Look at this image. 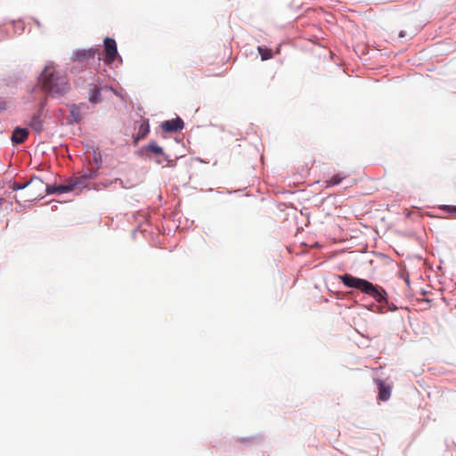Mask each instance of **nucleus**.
Returning <instances> with one entry per match:
<instances>
[{"label": "nucleus", "mask_w": 456, "mask_h": 456, "mask_svg": "<svg viewBox=\"0 0 456 456\" xmlns=\"http://www.w3.org/2000/svg\"><path fill=\"white\" fill-rule=\"evenodd\" d=\"M337 278L340 280L346 287L357 289L373 297L379 303H383L387 300L386 291L383 289H379L367 280L356 278L349 273L338 275Z\"/></svg>", "instance_id": "2"}, {"label": "nucleus", "mask_w": 456, "mask_h": 456, "mask_svg": "<svg viewBox=\"0 0 456 456\" xmlns=\"http://www.w3.org/2000/svg\"><path fill=\"white\" fill-rule=\"evenodd\" d=\"M95 53L96 50L94 49L80 50L75 53L74 61L81 64H87L89 61L94 60Z\"/></svg>", "instance_id": "6"}, {"label": "nucleus", "mask_w": 456, "mask_h": 456, "mask_svg": "<svg viewBox=\"0 0 456 456\" xmlns=\"http://www.w3.org/2000/svg\"><path fill=\"white\" fill-rule=\"evenodd\" d=\"M104 43V52L106 57L104 61L107 64H111L118 56V49L116 41L113 38L106 37L103 41Z\"/></svg>", "instance_id": "4"}, {"label": "nucleus", "mask_w": 456, "mask_h": 456, "mask_svg": "<svg viewBox=\"0 0 456 456\" xmlns=\"http://www.w3.org/2000/svg\"><path fill=\"white\" fill-rule=\"evenodd\" d=\"M346 178V176H342L340 175H333L330 180H328L326 183H327V186H334V185H338L344 179Z\"/></svg>", "instance_id": "16"}, {"label": "nucleus", "mask_w": 456, "mask_h": 456, "mask_svg": "<svg viewBox=\"0 0 456 456\" xmlns=\"http://www.w3.org/2000/svg\"><path fill=\"white\" fill-rule=\"evenodd\" d=\"M149 132H150L149 121L145 120L139 126L136 141L141 140L143 137H145Z\"/></svg>", "instance_id": "13"}, {"label": "nucleus", "mask_w": 456, "mask_h": 456, "mask_svg": "<svg viewBox=\"0 0 456 456\" xmlns=\"http://www.w3.org/2000/svg\"><path fill=\"white\" fill-rule=\"evenodd\" d=\"M40 81L42 89L53 97L63 96L70 90L67 76L56 70L52 65H47L44 69Z\"/></svg>", "instance_id": "1"}, {"label": "nucleus", "mask_w": 456, "mask_h": 456, "mask_svg": "<svg viewBox=\"0 0 456 456\" xmlns=\"http://www.w3.org/2000/svg\"><path fill=\"white\" fill-rule=\"evenodd\" d=\"M95 176V172H90L89 175L83 176L84 178L90 179Z\"/></svg>", "instance_id": "18"}, {"label": "nucleus", "mask_w": 456, "mask_h": 456, "mask_svg": "<svg viewBox=\"0 0 456 456\" xmlns=\"http://www.w3.org/2000/svg\"><path fill=\"white\" fill-rule=\"evenodd\" d=\"M28 136V131L26 128L16 127L12 134L11 140L15 144H20L25 142Z\"/></svg>", "instance_id": "8"}, {"label": "nucleus", "mask_w": 456, "mask_h": 456, "mask_svg": "<svg viewBox=\"0 0 456 456\" xmlns=\"http://www.w3.org/2000/svg\"><path fill=\"white\" fill-rule=\"evenodd\" d=\"M80 179L76 177L69 180L66 184L58 185L57 191H59V194L67 193L72 191L76 189L77 184L79 183Z\"/></svg>", "instance_id": "11"}, {"label": "nucleus", "mask_w": 456, "mask_h": 456, "mask_svg": "<svg viewBox=\"0 0 456 456\" xmlns=\"http://www.w3.org/2000/svg\"><path fill=\"white\" fill-rule=\"evenodd\" d=\"M450 211H455L456 212V207H446Z\"/></svg>", "instance_id": "19"}, {"label": "nucleus", "mask_w": 456, "mask_h": 456, "mask_svg": "<svg viewBox=\"0 0 456 456\" xmlns=\"http://www.w3.org/2000/svg\"><path fill=\"white\" fill-rule=\"evenodd\" d=\"M115 181H116V182H119V183H120V184H121L124 188H126V187L123 185V182H122V180H120V179H116Z\"/></svg>", "instance_id": "21"}, {"label": "nucleus", "mask_w": 456, "mask_h": 456, "mask_svg": "<svg viewBox=\"0 0 456 456\" xmlns=\"http://www.w3.org/2000/svg\"><path fill=\"white\" fill-rule=\"evenodd\" d=\"M101 87L96 85L94 86L92 92L89 94V101L93 103H97L101 102Z\"/></svg>", "instance_id": "14"}, {"label": "nucleus", "mask_w": 456, "mask_h": 456, "mask_svg": "<svg viewBox=\"0 0 456 456\" xmlns=\"http://www.w3.org/2000/svg\"><path fill=\"white\" fill-rule=\"evenodd\" d=\"M70 113H71V116L73 117L74 120L76 122H79L82 118L80 113H79V110H78V108L76 107V106H73L71 110H70Z\"/></svg>", "instance_id": "17"}, {"label": "nucleus", "mask_w": 456, "mask_h": 456, "mask_svg": "<svg viewBox=\"0 0 456 456\" xmlns=\"http://www.w3.org/2000/svg\"><path fill=\"white\" fill-rule=\"evenodd\" d=\"M29 126L37 132L41 133L43 130V122L40 118L39 115H35L32 117Z\"/></svg>", "instance_id": "12"}, {"label": "nucleus", "mask_w": 456, "mask_h": 456, "mask_svg": "<svg viewBox=\"0 0 456 456\" xmlns=\"http://www.w3.org/2000/svg\"><path fill=\"white\" fill-rule=\"evenodd\" d=\"M259 54L261 55L262 61L269 60L273 57L272 50L258 46L257 48Z\"/></svg>", "instance_id": "15"}, {"label": "nucleus", "mask_w": 456, "mask_h": 456, "mask_svg": "<svg viewBox=\"0 0 456 456\" xmlns=\"http://www.w3.org/2000/svg\"><path fill=\"white\" fill-rule=\"evenodd\" d=\"M143 151L148 158H157L156 162L159 165H163L166 161H167L163 149L156 142H150L143 148Z\"/></svg>", "instance_id": "3"}, {"label": "nucleus", "mask_w": 456, "mask_h": 456, "mask_svg": "<svg viewBox=\"0 0 456 456\" xmlns=\"http://www.w3.org/2000/svg\"><path fill=\"white\" fill-rule=\"evenodd\" d=\"M399 37H405V33H404V31H401V32L399 33Z\"/></svg>", "instance_id": "20"}, {"label": "nucleus", "mask_w": 456, "mask_h": 456, "mask_svg": "<svg viewBox=\"0 0 456 456\" xmlns=\"http://www.w3.org/2000/svg\"><path fill=\"white\" fill-rule=\"evenodd\" d=\"M183 127V121L180 118L167 120L162 123L161 128L166 133H173L182 130Z\"/></svg>", "instance_id": "5"}, {"label": "nucleus", "mask_w": 456, "mask_h": 456, "mask_svg": "<svg viewBox=\"0 0 456 456\" xmlns=\"http://www.w3.org/2000/svg\"><path fill=\"white\" fill-rule=\"evenodd\" d=\"M39 189L40 190H44V192L36 193V192L32 191L30 193V197L33 200H36L37 198H43L45 194L59 193V191H57L58 185H45L44 184V187L43 188H39Z\"/></svg>", "instance_id": "9"}, {"label": "nucleus", "mask_w": 456, "mask_h": 456, "mask_svg": "<svg viewBox=\"0 0 456 456\" xmlns=\"http://www.w3.org/2000/svg\"><path fill=\"white\" fill-rule=\"evenodd\" d=\"M27 187H28L29 190H31V191L33 189H36V188H43L44 187V183L39 178H32L29 182H28V183H26L24 184H21L20 183L14 182L12 183V185L11 186V188L13 191L22 190V189L27 188Z\"/></svg>", "instance_id": "7"}, {"label": "nucleus", "mask_w": 456, "mask_h": 456, "mask_svg": "<svg viewBox=\"0 0 456 456\" xmlns=\"http://www.w3.org/2000/svg\"><path fill=\"white\" fill-rule=\"evenodd\" d=\"M379 386V399L381 401H387L390 397L391 387L387 386L384 381L378 380Z\"/></svg>", "instance_id": "10"}]
</instances>
